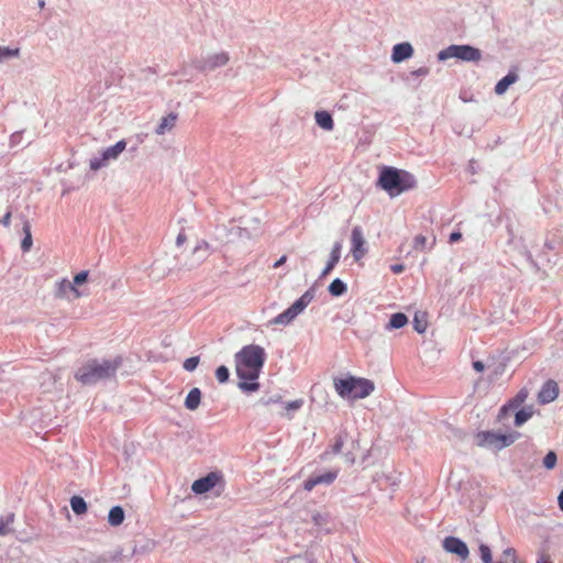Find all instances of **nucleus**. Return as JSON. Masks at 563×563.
Instances as JSON below:
<instances>
[{
  "label": "nucleus",
  "instance_id": "nucleus-41",
  "mask_svg": "<svg viewBox=\"0 0 563 563\" xmlns=\"http://www.w3.org/2000/svg\"><path fill=\"white\" fill-rule=\"evenodd\" d=\"M12 212L9 210L0 220V223L4 227H9L11 222Z\"/></svg>",
  "mask_w": 563,
  "mask_h": 563
},
{
  "label": "nucleus",
  "instance_id": "nucleus-26",
  "mask_svg": "<svg viewBox=\"0 0 563 563\" xmlns=\"http://www.w3.org/2000/svg\"><path fill=\"white\" fill-rule=\"evenodd\" d=\"M329 291L332 296H341L346 291V285L339 278H335L329 286Z\"/></svg>",
  "mask_w": 563,
  "mask_h": 563
},
{
  "label": "nucleus",
  "instance_id": "nucleus-13",
  "mask_svg": "<svg viewBox=\"0 0 563 563\" xmlns=\"http://www.w3.org/2000/svg\"><path fill=\"white\" fill-rule=\"evenodd\" d=\"M559 395V387L554 380H548L541 387L538 394V400L540 404H549L553 401Z\"/></svg>",
  "mask_w": 563,
  "mask_h": 563
},
{
  "label": "nucleus",
  "instance_id": "nucleus-21",
  "mask_svg": "<svg viewBox=\"0 0 563 563\" xmlns=\"http://www.w3.org/2000/svg\"><path fill=\"white\" fill-rule=\"evenodd\" d=\"M124 520V510L120 506H114L110 509L108 521L112 527L120 526Z\"/></svg>",
  "mask_w": 563,
  "mask_h": 563
},
{
  "label": "nucleus",
  "instance_id": "nucleus-44",
  "mask_svg": "<svg viewBox=\"0 0 563 563\" xmlns=\"http://www.w3.org/2000/svg\"><path fill=\"white\" fill-rule=\"evenodd\" d=\"M537 563H552V561L550 555L543 552L539 555Z\"/></svg>",
  "mask_w": 563,
  "mask_h": 563
},
{
  "label": "nucleus",
  "instance_id": "nucleus-28",
  "mask_svg": "<svg viewBox=\"0 0 563 563\" xmlns=\"http://www.w3.org/2000/svg\"><path fill=\"white\" fill-rule=\"evenodd\" d=\"M413 328L418 333H424L427 330V320L424 314L416 313L413 318Z\"/></svg>",
  "mask_w": 563,
  "mask_h": 563
},
{
  "label": "nucleus",
  "instance_id": "nucleus-18",
  "mask_svg": "<svg viewBox=\"0 0 563 563\" xmlns=\"http://www.w3.org/2000/svg\"><path fill=\"white\" fill-rule=\"evenodd\" d=\"M176 121H177V114L176 113H169L167 114L166 117H164L162 120H161V123L158 124V126L156 128V134L158 135H163L165 134L167 131H170L174 129V126L176 125Z\"/></svg>",
  "mask_w": 563,
  "mask_h": 563
},
{
  "label": "nucleus",
  "instance_id": "nucleus-51",
  "mask_svg": "<svg viewBox=\"0 0 563 563\" xmlns=\"http://www.w3.org/2000/svg\"><path fill=\"white\" fill-rule=\"evenodd\" d=\"M558 500H559V507L563 511V490L560 493Z\"/></svg>",
  "mask_w": 563,
  "mask_h": 563
},
{
  "label": "nucleus",
  "instance_id": "nucleus-47",
  "mask_svg": "<svg viewBox=\"0 0 563 563\" xmlns=\"http://www.w3.org/2000/svg\"><path fill=\"white\" fill-rule=\"evenodd\" d=\"M428 73H429L428 68L421 67V68L417 69L416 71H413V75H416V76H426Z\"/></svg>",
  "mask_w": 563,
  "mask_h": 563
},
{
  "label": "nucleus",
  "instance_id": "nucleus-31",
  "mask_svg": "<svg viewBox=\"0 0 563 563\" xmlns=\"http://www.w3.org/2000/svg\"><path fill=\"white\" fill-rule=\"evenodd\" d=\"M479 553H481V558L484 563H494L493 556H492V551H490L489 547H487L485 544H481Z\"/></svg>",
  "mask_w": 563,
  "mask_h": 563
},
{
  "label": "nucleus",
  "instance_id": "nucleus-11",
  "mask_svg": "<svg viewBox=\"0 0 563 563\" xmlns=\"http://www.w3.org/2000/svg\"><path fill=\"white\" fill-rule=\"evenodd\" d=\"M443 548L450 553H455L462 560L467 559L470 552L467 545L455 537H448L443 541Z\"/></svg>",
  "mask_w": 563,
  "mask_h": 563
},
{
  "label": "nucleus",
  "instance_id": "nucleus-40",
  "mask_svg": "<svg viewBox=\"0 0 563 563\" xmlns=\"http://www.w3.org/2000/svg\"><path fill=\"white\" fill-rule=\"evenodd\" d=\"M312 521L316 526L320 527L327 521V519L322 514L317 512L312 516Z\"/></svg>",
  "mask_w": 563,
  "mask_h": 563
},
{
  "label": "nucleus",
  "instance_id": "nucleus-48",
  "mask_svg": "<svg viewBox=\"0 0 563 563\" xmlns=\"http://www.w3.org/2000/svg\"><path fill=\"white\" fill-rule=\"evenodd\" d=\"M287 261V256L283 255L277 262L274 264V268H278L279 266L284 265Z\"/></svg>",
  "mask_w": 563,
  "mask_h": 563
},
{
  "label": "nucleus",
  "instance_id": "nucleus-3",
  "mask_svg": "<svg viewBox=\"0 0 563 563\" xmlns=\"http://www.w3.org/2000/svg\"><path fill=\"white\" fill-rule=\"evenodd\" d=\"M378 186L387 191L390 197L416 187L415 177L406 172L394 167H384L379 174Z\"/></svg>",
  "mask_w": 563,
  "mask_h": 563
},
{
  "label": "nucleus",
  "instance_id": "nucleus-4",
  "mask_svg": "<svg viewBox=\"0 0 563 563\" xmlns=\"http://www.w3.org/2000/svg\"><path fill=\"white\" fill-rule=\"evenodd\" d=\"M335 391L345 399H362L374 391V383L367 378L349 376L334 379Z\"/></svg>",
  "mask_w": 563,
  "mask_h": 563
},
{
  "label": "nucleus",
  "instance_id": "nucleus-34",
  "mask_svg": "<svg viewBox=\"0 0 563 563\" xmlns=\"http://www.w3.org/2000/svg\"><path fill=\"white\" fill-rule=\"evenodd\" d=\"M19 53V48L0 47V58L16 57Z\"/></svg>",
  "mask_w": 563,
  "mask_h": 563
},
{
  "label": "nucleus",
  "instance_id": "nucleus-10",
  "mask_svg": "<svg viewBox=\"0 0 563 563\" xmlns=\"http://www.w3.org/2000/svg\"><path fill=\"white\" fill-rule=\"evenodd\" d=\"M519 437V432H510L508 434L486 432L484 434V440L487 444L493 445L496 449H503L505 446L512 444Z\"/></svg>",
  "mask_w": 563,
  "mask_h": 563
},
{
  "label": "nucleus",
  "instance_id": "nucleus-35",
  "mask_svg": "<svg viewBox=\"0 0 563 563\" xmlns=\"http://www.w3.org/2000/svg\"><path fill=\"white\" fill-rule=\"evenodd\" d=\"M506 365L503 363H499L498 365L494 366L492 374L489 375V380L494 382L499 376H501L505 373Z\"/></svg>",
  "mask_w": 563,
  "mask_h": 563
},
{
  "label": "nucleus",
  "instance_id": "nucleus-25",
  "mask_svg": "<svg viewBox=\"0 0 563 563\" xmlns=\"http://www.w3.org/2000/svg\"><path fill=\"white\" fill-rule=\"evenodd\" d=\"M23 232H24V238L21 242V249L23 252H29L32 247L33 241H32L31 225L27 221L23 225Z\"/></svg>",
  "mask_w": 563,
  "mask_h": 563
},
{
  "label": "nucleus",
  "instance_id": "nucleus-20",
  "mask_svg": "<svg viewBox=\"0 0 563 563\" xmlns=\"http://www.w3.org/2000/svg\"><path fill=\"white\" fill-rule=\"evenodd\" d=\"M200 400L201 391L199 388L195 387L188 393L185 399V407L189 410H196L200 405Z\"/></svg>",
  "mask_w": 563,
  "mask_h": 563
},
{
  "label": "nucleus",
  "instance_id": "nucleus-33",
  "mask_svg": "<svg viewBox=\"0 0 563 563\" xmlns=\"http://www.w3.org/2000/svg\"><path fill=\"white\" fill-rule=\"evenodd\" d=\"M427 246V238L422 234L417 235L413 239V249L417 251H424Z\"/></svg>",
  "mask_w": 563,
  "mask_h": 563
},
{
  "label": "nucleus",
  "instance_id": "nucleus-16",
  "mask_svg": "<svg viewBox=\"0 0 563 563\" xmlns=\"http://www.w3.org/2000/svg\"><path fill=\"white\" fill-rule=\"evenodd\" d=\"M341 250H342V243L335 242L333 244V247H332V251L330 254V258L322 272V276H327L334 268V266L339 263L340 257H341Z\"/></svg>",
  "mask_w": 563,
  "mask_h": 563
},
{
  "label": "nucleus",
  "instance_id": "nucleus-46",
  "mask_svg": "<svg viewBox=\"0 0 563 563\" xmlns=\"http://www.w3.org/2000/svg\"><path fill=\"white\" fill-rule=\"evenodd\" d=\"M462 239V234L460 232H452L450 234L449 241L450 243H455Z\"/></svg>",
  "mask_w": 563,
  "mask_h": 563
},
{
  "label": "nucleus",
  "instance_id": "nucleus-39",
  "mask_svg": "<svg viewBox=\"0 0 563 563\" xmlns=\"http://www.w3.org/2000/svg\"><path fill=\"white\" fill-rule=\"evenodd\" d=\"M317 479L316 477H310L308 478L305 483H303V488L307 490V492H310L316 486H317Z\"/></svg>",
  "mask_w": 563,
  "mask_h": 563
},
{
  "label": "nucleus",
  "instance_id": "nucleus-19",
  "mask_svg": "<svg viewBox=\"0 0 563 563\" xmlns=\"http://www.w3.org/2000/svg\"><path fill=\"white\" fill-rule=\"evenodd\" d=\"M317 124L323 130H333L334 122L331 114L327 111H317L314 114Z\"/></svg>",
  "mask_w": 563,
  "mask_h": 563
},
{
  "label": "nucleus",
  "instance_id": "nucleus-1",
  "mask_svg": "<svg viewBox=\"0 0 563 563\" xmlns=\"http://www.w3.org/2000/svg\"><path fill=\"white\" fill-rule=\"evenodd\" d=\"M265 350L255 344L243 346L235 354V369L240 379L239 387L245 393L258 390L257 378L265 363Z\"/></svg>",
  "mask_w": 563,
  "mask_h": 563
},
{
  "label": "nucleus",
  "instance_id": "nucleus-8",
  "mask_svg": "<svg viewBox=\"0 0 563 563\" xmlns=\"http://www.w3.org/2000/svg\"><path fill=\"white\" fill-rule=\"evenodd\" d=\"M351 253L358 262L367 254L366 241L361 227H354L351 232Z\"/></svg>",
  "mask_w": 563,
  "mask_h": 563
},
{
  "label": "nucleus",
  "instance_id": "nucleus-30",
  "mask_svg": "<svg viewBox=\"0 0 563 563\" xmlns=\"http://www.w3.org/2000/svg\"><path fill=\"white\" fill-rule=\"evenodd\" d=\"M229 369L227 366L221 365L216 369V377L219 383L223 384L229 379Z\"/></svg>",
  "mask_w": 563,
  "mask_h": 563
},
{
  "label": "nucleus",
  "instance_id": "nucleus-23",
  "mask_svg": "<svg viewBox=\"0 0 563 563\" xmlns=\"http://www.w3.org/2000/svg\"><path fill=\"white\" fill-rule=\"evenodd\" d=\"M408 323V318L405 313L397 312L391 314L388 329H400Z\"/></svg>",
  "mask_w": 563,
  "mask_h": 563
},
{
  "label": "nucleus",
  "instance_id": "nucleus-12",
  "mask_svg": "<svg viewBox=\"0 0 563 563\" xmlns=\"http://www.w3.org/2000/svg\"><path fill=\"white\" fill-rule=\"evenodd\" d=\"M528 396V389L521 388L514 398L500 408L498 418L504 419L509 410L518 409L527 400Z\"/></svg>",
  "mask_w": 563,
  "mask_h": 563
},
{
  "label": "nucleus",
  "instance_id": "nucleus-45",
  "mask_svg": "<svg viewBox=\"0 0 563 563\" xmlns=\"http://www.w3.org/2000/svg\"><path fill=\"white\" fill-rule=\"evenodd\" d=\"M472 365L476 372L481 373L485 369V364L482 361H474Z\"/></svg>",
  "mask_w": 563,
  "mask_h": 563
},
{
  "label": "nucleus",
  "instance_id": "nucleus-36",
  "mask_svg": "<svg viewBox=\"0 0 563 563\" xmlns=\"http://www.w3.org/2000/svg\"><path fill=\"white\" fill-rule=\"evenodd\" d=\"M198 364H199V357L192 356V357L187 358L184 362V368L188 372H192L194 369L197 368Z\"/></svg>",
  "mask_w": 563,
  "mask_h": 563
},
{
  "label": "nucleus",
  "instance_id": "nucleus-2",
  "mask_svg": "<svg viewBox=\"0 0 563 563\" xmlns=\"http://www.w3.org/2000/svg\"><path fill=\"white\" fill-rule=\"evenodd\" d=\"M121 365L120 358L114 360H90L75 374V378L84 385L96 384L99 380L114 376L115 372Z\"/></svg>",
  "mask_w": 563,
  "mask_h": 563
},
{
  "label": "nucleus",
  "instance_id": "nucleus-24",
  "mask_svg": "<svg viewBox=\"0 0 563 563\" xmlns=\"http://www.w3.org/2000/svg\"><path fill=\"white\" fill-rule=\"evenodd\" d=\"M70 507L76 515H84L87 512V504L80 496H73L70 498Z\"/></svg>",
  "mask_w": 563,
  "mask_h": 563
},
{
  "label": "nucleus",
  "instance_id": "nucleus-29",
  "mask_svg": "<svg viewBox=\"0 0 563 563\" xmlns=\"http://www.w3.org/2000/svg\"><path fill=\"white\" fill-rule=\"evenodd\" d=\"M229 62V56L227 53H219V54H216L213 55L210 59H209V63H210V66L212 68L214 67H219V66H223L225 65L227 63Z\"/></svg>",
  "mask_w": 563,
  "mask_h": 563
},
{
  "label": "nucleus",
  "instance_id": "nucleus-14",
  "mask_svg": "<svg viewBox=\"0 0 563 563\" xmlns=\"http://www.w3.org/2000/svg\"><path fill=\"white\" fill-rule=\"evenodd\" d=\"M68 292H73L74 298L81 297V292L68 279L64 278L56 283V298L64 299L67 297Z\"/></svg>",
  "mask_w": 563,
  "mask_h": 563
},
{
  "label": "nucleus",
  "instance_id": "nucleus-6",
  "mask_svg": "<svg viewBox=\"0 0 563 563\" xmlns=\"http://www.w3.org/2000/svg\"><path fill=\"white\" fill-rule=\"evenodd\" d=\"M312 299L313 294L310 290H307L288 309L273 318L269 323L283 325L289 324L299 313L305 310V308L311 302Z\"/></svg>",
  "mask_w": 563,
  "mask_h": 563
},
{
  "label": "nucleus",
  "instance_id": "nucleus-42",
  "mask_svg": "<svg viewBox=\"0 0 563 563\" xmlns=\"http://www.w3.org/2000/svg\"><path fill=\"white\" fill-rule=\"evenodd\" d=\"M390 271L394 274H401L405 271V265L402 264H394L390 266Z\"/></svg>",
  "mask_w": 563,
  "mask_h": 563
},
{
  "label": "nucleus",
  "instance_id": "nucleus-32",
  "mask_svg": "<svg viewBox=\"0 0 563 563\" xmlns=\"http://www.w3.org/2000/svg\"><path fill=\"white\" fill-rule=\"evenodd\" d=\"M556 464V454L550 451L543 459V465L548 470H552Z\"/></svg>",
  "mask_w": 563,
  "mask_h": 563
},
{
  "label": "nucleus",
  "instance_id": "nucleus-43",
  "mask_svg": "<svg viewBox=\"0 0 563 563\" xmlns=\"http://www.w3.org/2000/svg\"><path fill=\"white\" fill-rule=\"evenodd\" d=\"M343 441L341 438L336 439L335 443L332 446L333 453H339L342 450Z\"/></svg>",
  "mask_w": 563,
  "mask_h": 563
},
{
  "label": "nucleus",
  "instance_id": "nucleus-7",
  "mask_svg": "<svg viewBox=\"0 0 563 563\" xmlns=\"http://www.w3.org/2000/svg\"><path fill=\"white\" fill-rule=\"evenodd\" d=\"M125 148L126 142L124 140L118 141L114 145L103 150L100 158L90 159V169L95 172L100 169L101 167L106 166L109 161L117 159Z\"/></svg>",
  "mask_w": 563,
  "mask_h": 563
},
{
  "label": "nucleus",
  "instance_id": "nucleus-5",
  "mask_svg": "<svg viewBox=\"0 0 563 563\" xmlns=\"http://www.w3.org/2000/svg\"><path fill=\"white\" fill-rule=\"evenodd\" d=\"M457 58L464 62H478L482 58V52L470 45H450L438 54L439 60Z\"/></svg>",
  "mask_w": 563,
  "mask_h": 563
},
{
  "label": "nucleus",
  "instance_id": "nucleus-37",
  "mask_svg": "<svg viewBox=\"0 0 563 563\" xmlns=\"http://www.w3.org/2000/svg\"><path fill=\"white\" fill-rule=\"evenodd\" d=\"M88 275H89L88 271H82V272L76 274L74 276V282L71 284L75 285V287L77 288V286L87 282Z\"/></svg>",
  "mask_w": 563,
  "mask_h": 563
},
{
  "label": "nucleus",
  "instance_id": "nucleus-9",
  "mask_svg": "<svg viewBox=\"0 0 563 563\" xmlns=\"http://www.w3.org/2000/svg\"><path fill=\"white\" fill-rule=\"evenodd\" d=\"M221 481L222 476L219 473L211 472L205 477L196 479L191 485V490L198 495L205 494L210 492Z\"/></svg>",
  "mask_w": 563,
  "mask_h": 563
},
{
  "label": "nucleus",
  "instance_id": "nucleus-17",
  "mask_svg": "<svg viewBox=\"0 0 563 563\" xmlns=\"http://www.w3.org/2000/svg\"><path fill=\"white\" fill-rule=\"evenodd\" d=\"M518 80V75L515 71H509L504 78H501L495 86V92L503 95L507 91L510 85Z\"/></svg>",
  "mask_w": 563,
  "mask_h": 563
},
{
  "label": "nucleus",
  "instance_id": "nucleus-49",
  "mask_svg": "<svg viewBox=\"0 0 563 563\" xmlns=\"http://www.w3.org/2000/svg\"><path fill=\"white\" fill-rule=\"evenodd\" d=\"M300 406H301V400H295V401L288 404L289 409H298V408H300Z\"/></svg>",
  "mask_w": 563,
  "mask_h": 563
},
{
  "label": "nucleus",
  "instance_id": "nucleus-22",
  "mask_svg": "<svg viewBox=\"0 0 563 563\" xmlns=\"http://www.w3.org/2000/svg\"><path fill=\"white\" fill-rule=\"evenodd\" d=\"M534 413L533 407L529 406L526 408H522L517 411L515 416V424L517 427L522 426L526 421H528Z\"/></svg>",
  "mask_w": 563,
  "mask_h": 563
},
{
  "label": "nucleus",
  "instance_id": "nucleus-15",
  "mask_svg": "<svg viewBox=\"0 0 563 563\" xmlns=\"http://www.w3.org/2000/svg\"><path fill=\"white\" fill-rule=\"evenodd\" d=\"M412 54H413V48L409 43H407V42L399 43V44L395 45L393 48L391 59L394 63H400V62L411 57Z\"/></svg>",
  "mask_w": 563,
  "mask_h": 563
},
{
  "label": "nucleus",
  "instance_id": "nucleus-50",
  "mask_svg": "<svg viewBox=\"0 0 563 563\" xmlns=\"http://www.w3.org/2000/svg\"><path fill=\"white\" fill-rule=\"evenodd\" d=\"M8 531L7 523H4L2 520H0V536L5 534Z\"/></svg>",
  "mask_w": 563,
  "mask_h": 563
},
{
  "label": "nucleus",
  "instance_id": "nucleus-38",
  "mask_svg": "<svg viewBox=\"0 0 563 563\" xmlns=\"http://www.w3.org/2000/svg\"><path fill=\"white\" fill-rule=\"evenodd\" d=\"M506 563H516V551L512 548H508L503 553Z\"/></svg>",
  "mask_w": 563,
  "mask_h": 563
},
{
  "label": "nucleus",
  "instance_id": "nucleus-52",
  "mask_svg": "<svg viewBox=\"0 0 563 563\" xmlns=\"http://www.w3.org/2000/svg\"><path fill=\"white\" fill-rule=\"evenodd\" d=\"M184 241H185V235H184V234H179V235L177 236V244L179 245V244H181Z\"/></svg>",
  "mask_w": 563,
  "mask_h": 563
},
{
  "label": "nucleus",
  "instance_id": "nucleus-27",
  "mask_svg": "<svg viewBox=\"0 0 563 563\" xmlns=\"http://www.w3.org/2000/svg\"><path fill=\"white\" fill-rule=\"evenodd\" d=\"M339 472L336 470L334 471H328L322 475L314 476L317 479V484H331L334 482V479L338 477Z\"/></svg>",
  "mask_w": 563,
  "mask_h": 563
}]
</instances>
